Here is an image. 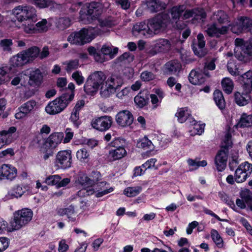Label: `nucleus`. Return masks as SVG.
<instances>
[{
    "mask_svg": "<svg viewBox=\"0 0 252 252\" xmlns=\"http://www.w3.org/2000/svg\"><path fill=\"white\" fill-rule=\"evenodd\" d=\"M213 24L207 25L205 32L212 37L220 38L228 33L231 24L229 15L225 11L220 10L215 12L211 17Z\"/></svg>",
    "mask_w": 252,
    "mask_h": 252,
    "instance_id": "nucleus-1",
    "label": "nucleus"
},
{
    "mask_svg": "<svg viewBox=\"0 0 252 252\" xmlns=\"http://www.w3.org/2000/svg\"><path fill=\"white\" fill-rule=\"evenodd\" d=\"M231 134L227 131L221 144V149L215 158V164L218 171H221L225 169L228 158V150L232 147Z\"/></svg>",
    "mask_w": 252,
    "mask_h": 252,
    "instance_id": "nucleus-2",
    "label": "nucleus"
},
{
    "mask_svg": "<svg viewBox=\"0 0 252 252\" xmlns=\"http://www.w3.org/2000/svg\"><path fill=\"white\" fill-rule=\"evenodd\" d=\"M98 34L97 29L83 28L78 32L71 33L67 41L71 44L82 45L90 42Z\"/></svg>",
    "mask_w": 252,
    "mask_h": 252,
    "instance_id": "nucleus-3",
    "label": "nucleus"
},
{
    "mask_svg": "<svg viewBox=\"0 0 252 252\" xmlns=\"http://www.w3.org/2000/svg\"><path fill=\"white\" fill-rule=\"evenodd\" d=\"M106 78L104 73L101 71L91 73L84 85V91L88 94L94 95L98 91L100 86L104 84Z\"/></svg>",
    "mask_w": 252,
    "mask_h": 252,
    "instance_id": "nucleus-4",
    "label": "nucleus"
},
{
    "mask_svg": "<svg viewBox=\"0 0 252 252\" xmlns=\"http://www.w3.org/2000/svg\"><path fill=\"white\" fill-rule=\"evenodd\" d=\"M74 94H64L50 102L45 108L46 112L50 115H56L62 112L73 100Z\"/></svg>",
    "mask_w": 252,
    "mask_h": 252,
    "instance_id": "nucleus-5",
    "label": "nucleus"
},
{
    "mask_svg": "<svg viewBox=\"0 0 252 252\" xmlns=\"http://www.w3.org/2000/svg\"><path fill=\"white\" fill-rule=\"evenodd\" d=\"M148 21L152 35L164 31L170 23V17L169 14L161 13Z\"/></svg>",
    "mask_w": 252,
    "mask_h": 252,
    "instance_id": "nucleus-6",
    "label": "nucleus"
},
{
    "mask_svg": "<svg viewBox=\"0 0 252 252\" xmlns=\"http://www.w3.org/2000/svg\"><path fill=\"white\" fill-rule=\"evenodd\" d=\"M32 215L31 210L27 208L15 212L10 222L13 230H19L27 225L32 220Z\"/></svg>",
    "mask_w": 252,
    "mask_h": 252,
    "instance_id": "nucleus-7",
    "label": "nucleus"
},
{
    "mask_svg": "<svg viewBox=\"0 0 252 252\" xmlns=\"http://www.w3.org/2000/svg\"><path fill=\"white\" fill-rule=\"evenodd\" d=\"M43 82V75L39 69L37 68L31 71L29 74V80L28 82V85L33 88L31 90L29 89L26 91L25 95L28 98L33 95Z\"/></svg>",
    "mask_w": 252,
    "mask_h": 252,
    "instance_id": "nucleus-8",
    "label": "nucleus"
},
{
    "mask_svg": "<svg viewBox=\"0 0 252 252\" xmlns=\"http://www.w3.org/2000/svg\"><path fill=\"white\" fill-rule=\"evenodd\" d=\"M12 13L17 20L21 22L36 17L35 9L30 6H16L13 9Z\"/></svg>",
    "mask_w": 252,
    "mask_h": 252,
    "instance_id": "nucleus-9",
    "label": "nucleus"
},
{
    "mask_svg": "<svg viewBox=\"0 0 252 252\" xmlns=\"http://www.w3.org/2000/svg\"><path fill=\"white\" fill-rule=\"evenodd\" d=\"M72 156L70 150L59 151L56 157L55 165L58 169H66L71 166Z\"/></svg>",
    "mask_w": 252,
    "mask_h": 252,
    "instance_id": "nucleus-10",
    "label": "nucleus"
},
{
    "mask_svg": "<svg viewBox=\"0 0 252 252\" xmlns=\"http://www.w3.org/2000/svg\"><path fill=\"white\" fill-rule=\"evenodd\" d=\"M252 165L248 162L241 164L235 172V180L237 183L244 182L252 173Z\"/></svg>",
    "mask_w": 252,
    "mask_h": 252,
    "instance_id": "nucleus-11",
    "label": "nucleus"
},
{
    "mask_svg": "<svg viewBox=\"0 0 252 252\" xmlns=\"http://www.w3.org/2000/svg\"><path fill=\"white\" fill-rule=\"evenodd\" d=\"M112 118L110 116H104L92 119V126L99 131H103L108 129L112 126Z\"/></svg>",
    "mask_w": 252,
    "mask_h": 252,
    "instance_id": "nucleus-12",
    "label": "nucleus"
},
{
    "mask_svg": "<svg viewBox=\"0 0 252 252\" xmlns=\"http://www.w3.org/2000/svg\"><path fill=\"white\" fill-rule=\"evenodd\" d=\"M102 11V7L100 3L91 2L88 6L87 13L84 16L87 19L86 23H91L92 20L97 18L101 14Z\"/></svg>",
    "mask_w": 252,
    "mask_h": 252,
    "instance_id": "nucleus-13",
    "label": "nucleus"
},
{
    "mask_svg": "<svg viewBox=\"0 0 252 252\" xmlns=\"http://www.w3.org/2000/svg\"><path fill=\"white\" fill-rule=\"evenodd\" d=\"M171 47V44L169 40L166 39H159L154 46V49L149 51L151 55H155L157 53H166L168 52Z\"/></svg>",
    "mask_w": 252,
    "mask_h": 252,
    "instance_id": "nucleus-14",
    "label": "nucleus"
},
{
    "mask_svg": "<svg viewBox=\"0 0 252 252\" xmlns=\"http://www.w3.org/2000/svg\"><path fill=\"white\" fill-rule=\"evenodd\" d=\"M117 124L122 126H129L133 121L132 114L128 110H123L119 112L116 116Z\"/></svg>",
    "mask_w": 252,
    "mask_h": 252,
    "instance_id": "nucleus-15",
    "label": "nucleus"
},
{
    "mask_svg": "<svg viewBox=\"0 0 252 252\" xmlns=\"http://www.w3.org/2000/svg\"><path fill=\"white\" fill-rule=\"evenodd\" d=\"M17 176V169L9 164H3L0 168V179L13 180Z\"/></svg>",
    "mask_w": 252,
    "mask_h": 252,
    "instance_id": "nucleus-16",
    "label": "nucleus"
},
{
    "mask_svg": "<svg viewBox=\"0 0 252 252\" xmlns=\"http://www.w3.org/2000/svg\"><path fill=\"white\" fill-rule=\"evenodd\" d=\"M183 18L188 19L193 17L195 20H201L206 17V14L203 8H195L191 9H186L184 11Z\"/></svg>",
    "mask_w": 252,
    "mask_h": 252,
    "instance_id": "nucleus-17",
    "label": "nucleus"
},
{
    "mask_svg": "<svg viewBox=\"0 0 252 252\" xmlns=\"http://www.w3.org/2000/svg\"><path fill=\"white\" fill-rule=\"evenodd\" d=\"M197 43H193L191 45L192 49L194 54L199 57H204L206 52L204 50L205 45L204 37L202 33H200L197 36Z\"/></svg>",
    "mask_w": 252,
    "mask_h": 252,
    "instance_id": "nucleus-18",
    "label": "nucleus"
},
{
    "mask_svg": "<svg viewBox=\"0 0 252 252\" xmlns=\"http://www.w3.org/2000/svg\"><path fill=\"white\" fill-rule=\"evenodd\" d=\"M235 45L237 48H240L245 55L252 56V38L247 41L237 38L235 40Z\"/></svg>",
    "mask_w": 252,
    "mask_h": 252,
    "instance_id": "nucleus-19",
    "label": "nucleus"
},
{
    "mask_svg": "<svg viewBox=\"0 0 252 252\" xmlns=\"http://www.w3.org/2000/svg\"><path fill=\"white\" fill-rule=\"evenodd\" d=\"M186 6L184 5H181L179 6H176L173 7L171 9V14L173 20L176 21V26L177 28L179 29H183L185 27V24L182 23L181 24H180L181 22L178 20H179L182 14L185 10Z\"/></svg>",
    "mask_w": 252,
    "mask_h": 252,
    "instance_id": "nucleus-20",
    "label": "nucleus"
},
{
    "mask_svg": "<svg viewBox=\"0 0 252 252\" xmlns=\"http://www.w3.org/2000/svg\"><path fill=\"white\" fill-rule=\"evenodd\" d=\"M237 28L240 32L252 33V19L248 17H241L239 19Z\"/></svg>",
    "mask_w": 252,
    "mask_h": 252,
    "instance_id": "nucleus-21",
    "label": "nucleus"
},
{
    "mask_svg": "<svg viewBox=\"0 0 252 252\" xmlns=\"http://www.w3.org/2000/svg\"><path fill=\"white\" fill-rule=\"evenodd\" d=\"M16 131L15 126H11L7 130L0 131V149L4 146L8 145L11 142L10 138L11 134Z\"/></svg>",
    "mask_w": 252,
    "mask_h": 252,
    "instance_id": "nucleus-22",
    "label": "nucleus"
},
{
    "mask_svg": "<svg viewBox=\"0 0 252 252\" xmlns=\"http://www.w3.org/2000/svg\"><path fill=\"white\" fill-rule=\"evenodd\" d=\"M63 136V133H53L47 139L44 145L50 148L51 150L55 149L59 144L61 143Z\"/></svg>",
    "mask_w": 252,
    "mask_h": 252,
    "instance_id": "nucleus-23",
    "label": "nucleus"
},
{
    "mask_svg": "<svg viewBox=\"0 0 252 252\" xmlns=\"http://www.w3.org/2000/svg\"><path fill=\"white\" fill-rule=\"evenodd\" d=\"M132 32L135 35L138 34L143 35H151V31L149 26V22L147 24L144 22L136 23L133 27Z\"/></svg>",
    "mask_w": 252,
    "mask_h": 252,
    "instance_id": "nucleus-24",
    "label": "nucleus"
},
{
    "mask_svg": "<svg viewBox=\"0 0 252 252\" xmlns=\"http://www.w3.org/2000/svg\"><path fill=\"white\" fill-rule=\"evenodd\" d=\"M244 91L251 93L252 91V71L249 70L241 76Z\"/></svg>",
    "mask_w": 252,
    "mask_h": 252,
    "instance_id": "nucleus-25",
    "label": "nucleus"
},
{
    "mask_svg": "<svg viewBox=\"0 0 252 252\" xmlns=\"http://www.w3.org/2000/svg\"><path fill=\"white\" fill-rule=\"evenodd\" d=\"M147 6L152 13L157 12L165 8V4L160 0H146Z\"/></svg>",
    "mask_w": 252,
    "mask_h": 252,
    "instance_id": "nucleus-26",
    "label": "nucleus"
},
{
    "mask_svg": "<svg viewBox=\"0 0 252 252\" xmlns=\"http://www.w3.org/2000/svg\"><path fill=\"white\" fill-rule=\"evenodd\" d=\"M182 65L178 60L170 61L164 65L165 72L169 74L179 71Z\"/></svg>",
    "mask_w": 252,
    "mask_h": 252,
    "instance_id": "nucleus-27",
    "label": "nucleus"
},
{
    "mask_svg": "<svg viewBox=\"0 0 252 252\" xmlns=\"http://www.w3.org/2000/svg\"><path fill=\"white\" fill-rule=\"evenodd\" d=\"M40 51V49L37 46H32L27 50L22 51L24 56L26 57L28 62L33 61L38 55Z\"/></svg>",
    "mask_w": 252,
    "mask_h": 252,
    "instance_id": "nucleus-28",
    "label": "nucleus"
},
{
    "mask_svg": "<svg viewBox=\"0 0 252 252\" xmlns=\"http://www.w3.org/2000/svg\"><path fill=\"white\" fill-rule=\"evenodd\" d=\"M240 93L235 92L234 94V99L235 102L239 106H244L247 104L250 100L251 97L249 95L250 93Z\"/></svg>",
    "mask_w": 252,
    "mask_h": 252,
    "instance_id": "nucleus-29",
    "label": "nucleus"
},
{
    "mask_svg": "<svg viewBox=\"0 0 252 252\" xmlns=\"http://www.w3.org/2000/svg\"><path fill=\"white\" fill-rule=\"evenodd\" d=\"M189 80L193 85H200L205 81V78L201 72H198L194 70H192L189 76Z\"/></svg>",
    "mask_w": 252,
    "mask_h": 252,
    "instance_id": "nucleus-30",
    "label": "nucleus"
},
{
    "mask_svg": "<svg viewBox=\"0 0 252 252\" xmlns=\"http://www.w3.org/2000/svg\"><path fill=\"white\" fill-rule=\"evenodd\" d=\"M99 25L101 27L110 28L116 25L118 22L116 18L111 16H108L98 20Z\"/></svg>",
    "mask_w": 252,
    "mask_h": 252,
    "instance_id": "nucleus-31",
    "label": "nucleus"
},
{
    "mask_svg": "<svg viewBox=\"0 0 252 252\" xmlns=\"http://www.w3.org/2000/svg\"><path fill=\"white\" fill-rule=\"evenodd\" d=\"M105 83L109 87L113 90V91L116 92V90L123 84V81L120 77L116 76H112L107 80Z\"/></svg>",
    "mask_w": 252,
    "mask_h": 252,
    "instance_id": "nucleus-32",
    "label": "nucleus"
},
{
    "mask_svg": "<svg viewBox=\"0 0 252 252\" xmlns=\"http://www.w3.org/2000/svg\"><path fill=\"white\" fill-rule=\"evenodd\" d=\"M213 95L214 100L217 106L220 110L224 109L226 104L222 93L219 90H216L215 91Z\"/></svg>",
    "mask_w": 252,
    "mask_h": 252,
    "instance_id": "nucleus-33",
    "label": "nucleus"
},
{
    "mask_svg": "<svg viewBox=\"0 0 252 252\" xmlns=\"http://www.w3.org/2000/svg\"><path fill=\"white\" fill-rule=\"evenodd\" d=\"M11 65L13 66H21L28 63V60L21 52L17 55L13 56L10 60Z\"/></svg>",
    "mask_w": 252,
    "mask_h": 252,
    "instance_id": "nucleus-34",
    "label": "nucleus"
},
{
    "mask_svg": "<svg viewBox=\"0 0 252 252\" xmlns=\"http://www.w3.org/2000/svg\"><path fill=\"white\" fill-rule=\"evenodd\" d=\"M118 48L116 47L104 45L101 49V52L104 55L109 56L110 59H113L118 54Z\"/></svg>",
    "mask_w": 252,
    "mask_h": 252,
    "instance_id": "nucleus-35",
    "label": "nucleus"
},
{
    "mask_svg": "<svg viewBox=\"0 0 252 252\" xmlns=\"http://www.w3.org/2000/svg\"><path fill=\"white\" fill-rule=\"evenodd\" d=\"M236 126L240 128L252 126V115L243 113Z\"/></svg>",
    "mask_w": 252,
    "mask_h": 252,
    "instance_id": "nucleus-36",
    "label": "nucleus"
},
{
    "mask_svg": "<svg viewBox=\"0 0 252 252\" xmlns=\"http://www.w3.org/2000/svg\"><path fill=\"white\" fill-rule=\"evenodd\" d=\"M126 155V150L124 148H120L110 150L109 156L113 160L121 159Z\"/></svg>",
    "mask_w": 252,
    "mask_h": 252,
    "instance_id": "nucleus-37",
    "label": "nucleus"
},
{
    "mask_svg": "<svg viewBox=\"0 0 252 252\" xmlns=\"http://www.w3.org/2000/svg\"><path fill=\"white\" fill-rule=\"evenodd\" d=\"M241 198L247 204L250 210L252 211V193L248 189L242 190L240 193Z\"/></svg>",
    "mask_w": 252,
    "mask_h": 252,
    "instance_id": "nucleus-38",
    "label": "nucleus"
},
{
    "mask_svg": "<svg viewBox=\"0 0 252 252\" xmlns=\"http://www.w3.org/2000/svg\"><path fill=\"white\" fill-rule=\"evenodd\" d=\"M221 85L223 91L227 94H230L232 93L234 85L233 81L228 78H225L221 81Z\"/></svg>",
    "mask_w": 252,
    "mask_h": 252,
    "instance_id": "nucleus-39",
    "label": "nucleus"
},
{
    "mask_svg": "<svg viewBox=\"0 0 252 252\" xmlns=\"http://www.w3.org/2000/svg\"><path fill=\"white\" fill-rule=\"evenodd\" d=\"M36 21V17L33 18V19H31V20L23 21V25L25 32L28 33L34 32V31L36 30L35 25H34Z\"/></svg>",
    "mask_w": 252,
    "mask_h": 252,
    "instance_id": "nucleus-40",
    "label": "nucleus"
},
{
    "mask_svg": "<svg viewBox=\"0 0 252 252\" xmlns=\"http://www.w3.org/2000/svg\"><path fill=\"white\" fill-rule=\"evenodd\" d=\"M211 236L213 241L218 248H221L223 247V241L222 238L216 230L212 229L211 231Z\"/></svg>",
    "mask_w": 252,
    "mask_h": 252,
    "instance_id": "nucleus-41",
    "label": "nucleus"
},
{
    "mask_svg": "<svg viewBox=\"0 0 252 252\" xmlns=\"http://www.w3.org/2000/svg\"><path fill=\"white\" fill-rule=\"evenodd\" d=\"M189 115V114L186 108H179L175 114V116L178 118V121L181 123L185 122Z\"/></svg>",
    "mask_w": 252,
    "mask_h": 252,
    "instance_id": "nucleus-42",
    "label": "nucleus"
},
{
    "mask_svg": "<svg viewBox=\"0 0 252 252\" xmlns=\"http://www.w3.org/2000/svg\"><path fill=\"white\" fill-rule=\"evenodd\" d=\"M78 183L84 186H92L94 183V181L90 179L86 174L81 173L79 174L77 179Z\"/></svg>",
    "mask_w": 252,
    "mask_h": 252,
    "instance_id": "nucleus-43",
    "label": "nucleus"
},
{
    "mask_svg": "<svg viewBox=\"0 0 252 252\" xmlns=\"http://www.w3.org/2000/svg\"><path fill=\"white\" fill-rule=\"evenodd\" d=\"M134 100L139 107L142 108L148 103L149 98L146 95L144 96L141 93H139L134 97Z\"/></svg>",
    "mask_w": 252,
    "mask_h": 252,
    "instance_id": "nucleus-44",
    "label": "nucleus"
},
{
    "mask_svg": "<svg viewBox=\"0 0 252 252\" xmlns=\"http://www.w3.org/2000/svg\"><path fill=\"white\" fill-rule=\"evenodd\" d=\"M137 146L139 148H143L145 150L150 149L151 150L154 148L152 142L146 137L138 141Z\"/></svg>",
    "mask_w": 252,
    "mask_h": 252,
    "instance_id": "nucleus-45",
    "label": "nucleus"
},
{
    "mask_svg": "<svg viewBox=\"0 0 252 252\" xmlns=\"http://www.w3.org/2000/svg\"><path fill=\"white\" fill-rule=\"evenodd\" d=\"M100 95L103 98H107L114 94L115 92L113 91L109 86L105 83V86L102 85L100 86Z\"/></svg>",
    "mask_w": 252,
    "mask_h": 252,
    "instance_id": "nucleus-46",
    "label": "nucleus"
},
{
    "mask_svg": "<svg viewBox=\"0 0 252 252\" xmlns=\"http://www.w3.org/2000/svg\"><path fill=\"white\" fill-rule=\"evenodd\" d=\"M25 187H23L20 185H17L13 188L10 195L16 198L20 197L25 192Z\"/></svg>",
    "mask_w": 252,
    "mask_h": 252,
    "instance_id": "nucleus-47",
    "label": "nucleus"
},
{
    "mask_svg": "<svg viewBox=\"0 0 252 252\" xmlns=\"http://www.w3.org/2000/svg\"><path fill=\"white\" fill-rule=\"evenodd\" d=\"M141 190V187H128L124 190V193L127 197H132L139 194Z\"/></svg>",
    "mask_w": 252,
    "mask_h": 252,
    "instance_id": "nucleus-48",
    "label": "nucleus"
},
{
    "mask_svg": "<svg viewBox=\"0 0 252 252\" xmlns=\"http://www.w3.org/2000/svg\"><path fill=\"white\" fill-rule=\"evenodd\" d=\"M65 65V69L67 72H70L73 70L77 69L79 65V60L77 59L67 61L63 63Z\"/></svg>",
    "mask_w": 252,
    "mask_h": 252,
    "instance_id": "nucleus-49",
    "label": "nucleus"
},
{
    "mask_svg": "<svg viewBox=\"0 0 252 252\" xmlns=\"http://www.w3.org/2000/svg\"><path fill=\"white\" fill-rule=\"evenodd\" d=\"M90 155L87 150L82 148L79 150L76 153V157L81 162H86L89 158Z\"/></svg>",
    "mask_w": 252,
    "mask_h": 252,
    "instance_id": "nucleus-50",
    "label": "nucleus"
},
{
    "mask_svg": "<svg viewBox=\"0 0 252 252\" xmlns=\"http://www.w3.org/2000/svg\"><path fill=\"white\" fill-rule=\"evenodd\" d=\"M61 179V177L59 175H50L46 178L45 183L48 185H55L57 188L58 184Z\"/></svg>",
    "mask_w": 252,
    "mask_h": 252,
    "instance_id": "nucleus-51",
    "label": "nucleus"
},
{
    "mask_svg": "<svg viewBox=\"0 0 252 252\" xmlns=\"http://www.w3.org/2000/svg\"><path fill=\"white\" fill-rule=\"evenodd\" d=\"M35 104V102L33 100L28 101L22 105L19 109L25 111V113L28 114L33 109Z\"/></svg>",
    "mask_w": 252,
    "mask_h": 252,
    "instance_id": "nucleus-52",
    "label": "nucleus"
},
{
    "mask_svg": "<svg viewBox=\"0 0 252 252\" xmlns=\"http://www.w3.org/2000/svg\"><path fill=\"white\" fill-rule=\"evenodd\" d=\"M12 41L11 39H3L0 41V47L4 51H10Z\"/></svg>",
    "mask_w": 252,
    "mask_h": 252,
    "instance_id": "nucleus-53",
    "label": "nucleus"
},
{
    "mask_svg": "<svg viewBox=\"0 0 252 252\" xmlns=\"http://www.w3.org/2000/svg\"><path fill=\"white\" fill-rule=\"evenodd\" d=\"M70 25V21L67 18H60L58 22L57 27L60 30H63L64 29L68 27Z\"/></svg>",
    "mask_w": 252,
    "mask_h": 252,
    "instance_id": "nucleus-54",
    "label": "nucleus"
},
{
    "mask_svg": "<svg viewBox=\"0 0 252 252\" xmlns=\"http://www.w3.org/2000/svg\"><path fill=\"white\" fill-rule=\"evenodd\" d=\"M134 56L129 52H125L123 55L120 56L117 60L118 62H126L127 63H130L134 60Z\"/></svg>",
    "mask_w": 252,
    "mask_h": 252,
    "instance_id": "nucleus-55",
    "label": "nucleus"
},
{
    "mask_svg": "<svg viewBox=\"0 0 252 252\" xmlns=\"http://www.w3.org/2000/svg\"><path fill=\"white\" fill-rule=\"evenodd\" d=\"M79 117V112L73 110L71 113L69 120L76 127H78L81 124Z\"/></svg>",
    "mask_w": 252,
    "mask_h": 252,
    "instance_id": "nucleus-56",
    "label": "nucleus"
},
{
    "mask_svg": "<svg viewBox=\"0 0 252 252\" xmlns=\"http://www.w3.org/2000/svg\"><path fill=\"white\" fill-rule=\"evenodd\" d=\"M140 77L144 81H150L155 79L156 75L152 72L144 71L141 73Z\"/></svg>",
    "mask_w": 252,
    "mask_h": 252,
    "instance_id": "nucleus-57",
    "label": "nucleus"
},
{
    "mask_svg": "<svg viewBox=\"0 0 252 252\" xmlns=\"http://www.w3.org/2000/svg\"><path fill=\"white\" fill-rule=\"evenodd\" d=\"M215 60L213 59L210 62L206 63L203 69V73L207 76H209V73L207 72L208 70H213L215 69L216 65L215 63Z\"/></svg>",
    "mask_w": 252,
    "mask_h": 252,
    "instance_id": "nucleus-58",
    "label": "nucleus"
},
{
    "mask_svg": "<svg viewBox=\"0 0 252 252\" xmlns=\"http://www.w3.org/2000/svg\"><path fill=\"white\" fill-rule=\"evenodd\" d=\"M36 30L41 32H46L48 30L47 21L46 19H43L35 24Z\"/></svg>",
    "mask_w": 252,
    "mask_h": 252,
    "instance_id": "nucleus-59",
    "label": "nucleus"
},
{
    "mask_svg": "<svg viewBox=\"0 0 252 252\" xmlns=\"http://www.w3.org/2000/svg\"><path fill=\"white\" fill-rule=\"evenodd\" d=\"M72 77L78 85H80L84 83V78L78 71L74 72L72 75Z\"/></svg>",
    "mask_w": 252,
    "mask_h": 252,
    "instance_id": "nucleus-60",
    "label": "nucleus"
},
{
    "mask_svg": "<svg viewBox=\"0 0 252 252\" xmlns=\"http://www.w3.org/2000/svg\"><path fill=\"white\" fill-rule=\"evenodd\" d=\"M65 215H67L68 219L71 221L75 220V218L71 217V215L75 213V208L73 205H71L65 208Z\"/></svg>",
    "mask_w": 252,
    "mask_h": 252,
    "instance_id": "nucleus-61",
    "label": "nucleus"
},
{
    "mask_svg": "<svg viewBox=\"0 0 252 252\" xmlns=\"http://www.w3.org/2000/svg\"><path fill=\"white\" fill-rule=\"evenodd\" d=\"M50 54L49 49L48 46H44L42 48L41 52L40 51L39 55H38L41 60H43L47 58Z\"/></svg>",
    "mask_w": 252,
    "mask_h": 252,
    "instance_id": "nucleus-62",
    "label": "nucleus"
},
{
    "mask_svg": "<svg viewBox=\"0 0 252 252\" xmlns=\"http://www.w3.org/2000/svg\"><path fill=\"white\" fill-rule=\"evenodd\" d=\"M8 246V240L6 238H0V252L4 251Z\"/></svg>",
    "mask_w": 252,
    "mask_h": 252,
    "instance_id": "nucleus-63",
    "label": "nucleus"
},
{
    "mask_svg": "<svg viewBox=\"0 0 252 252\" xmlns=\"http://www.w3.org/2000/svg\"><path fill=\"white\" fill-rule=\"evenodd\" d=\"M68 249V246L66 244L64 240H62L59 243L58 251L59 252H65Z\"/></svg>",
    "mask_w": 252,
    "mask_h": 252,
    "instance_id": "nucleus-64",
    "label": "nucleus"
}]
</instances>
